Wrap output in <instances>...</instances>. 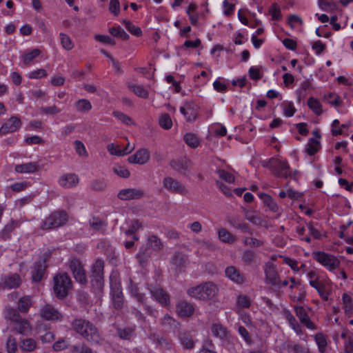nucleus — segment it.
Here are the masks:
<instances>
[{
	"instance_id": "f257e3e1",
	"label": "nucleus",
	"mask_w": 353,
	"mask_h": 353,
	"mask_svg": "<svg viewBox=\"0 0 353 353\" xmlns=\"http://www.w3.org/2000/svg\"><path fill=\"white\" fill-rule=\"evenodd\" d=\"M72 329L78 334L83 336L92 344H101L102 338L96 327L91 322L86 319L77 318L71 323Z\"/></svg>"
},
{
	"instance_id": "f03ea898",
	"label": "nucleus",
	"mask_w": 353,
	"mask_h": 353,
	"mask_svg": "<svg viewBox=\"0 0 353 353\" xmlns=\"http://www.w3.org/2000/svg\"><path fill=\"white\" fill-rule=\"evenodd\" d=\"M216 285L210 281L204 282L187 290V294L195 299L206 301L213 299L217 294Z\"/></svg>"
},
{
	"instance_id": "7ed1b4c3",
	"label": "nucleus",
	"mask_w": 353,
	"mask_h": 353,
	"mask_svg": "<svg viewBox=\"0 0 353 353\" xmlns=\"http://www.w3.org/2000/svg\"><path fill=\"white\" fill-rule=\"evenodd\" d=\"M72 289V281L66 272L56 274L53 278V291L60 299L65 298Z\"/></svg>"
},
{
	"instance_id": "20e7f679",
	"label": "nucleus",
	"mask_w": 353,
	"mask_h": 353,
	"mask_svg": "<svg viewBox=\"0 0 353 353\" xmlns=\"http://www.w3.org/2000/svg\"><path fill=\"white\" fill-rule=\"evenodd\" d=\"M68 219V216L65 211H56L43 221L41 228L44 230L55 229L65 225Z\"/></svg>"
},
{
	"instance_id": "39448f33",
	"label": "nucleus",
	"mask_w": 353,
	"mask_h": 353,
	"mask_svg": "<svg viewBox=\"0 0 353 353\" xmlns=\"http://www.w3.org/2000/svg\"><path fill=\"white\" fill-rule=\"evenodd\" d=\"M312 255L316 261L330 272L338 268L341 264L340 260L336 256L325 252H314Z\"/></svg>"
},
{
	"instance_id": "423d86ee",
	"label": "nucleus",
	"mask_w": 353,
	"mask_h": 353,
	"mask_svg": "<svg viewBox=\"0 0 353 353\" xmlns=\"http://www.w3.org/2000/svg\"><path fill=\"white\" fill-rule=\"evenodd\" d=\"M67 264L76 281L81 285H85L88 279L81 261L79 259L73 258L70 259Z\"/></svg>"
},
{
	"instance_id": "0eeeda50",
	"label": "nucleus",
	"mask_w": 353,
	"mask_h": 353,
	"mask_svg": "<svg viewBox=\"0 0 353 353\" xmlns=\"http://www.w3.org/2000/svg\"><path fill=\"white\" fill-rule=\"evenodd\" d=\"M103 268L104 261L101 259H97L92 266L91 283L98 290H101L104 284Z\"/></svg>"
},
{
	"instance_id": "6e6552de",
	"label": "nucleus",
	"mask_w": 353,
	"mask_h": 353,
	"mask_svg": "<svg viewBox=\"0 0 353 353\" xmlns=\"http://www.w3.org/2000/svg\"><path fill=\"white\" fill-rule=\"evenodd\" d=\"M128 290L130 294L143 305V309L145 310L146 313L151 316L156 317V314L157 312V310L148 304L147 299L145 297V295L139 292L137 285L134 283L131 279L130 280Z\"/></svg>"
},
{
	"instance_id": "1a4fd4ad",
	"label": "nucleus",
	"mask_w": 353,
	"mask_h": 353,
	"mask_svg": "<svg viewBox=\"0 0 353 353\" xmlns=\"http://www.w3.org/2000/svg\"><path fill=\"white\" fill-rule=\"evenodd\" d=\"M266 166L277 176L287 178L291 176L290 165L286 161L271 159Z\"/></svg>"
},
{
	"instance_id": "9d476101",
	"label": "nucleus",
	"mask_w": 353,
	"mask_h": 353,
	"mask_svg": "<svg viewBox=\"0 0 353 353\" xmlns=\"http://www.w3.org/2000/svg\"><path fill=\"white\" fill-rule=\"evenodd\" d=\"M110 289L113 306L120 310L123 306V296L121 284L116 276H110Z\"/></svg>"
},
{
	"instance_id": "9b49d317",
	"label": "nucleus",
	"mask_w": 353,
	"mask_h": 353,
	"mask_svg": "<svg viewBox=\"0 0 353 353\" xmlns=\"http://www.w3.org/2000/svg\"><path fill=\"white\" fill-rule=\"evenodd\" d=\"M163 186L167 190L174 194L186 195L189 192L183 183L171 176H166L163 179Z\"/></svg>"
},
{
	"instance_id": "f8f14e48",
	"label": "nucleus",
	"mask_w": 353,
	"mask_h": 353,
	"mask_svg": "<svg viewBox=\"0 0 353 353\" xmlns=\"http://www.w3.org/2000/svg\"><path fill=\"white\" fill-rule=\"evenodd\" d=\"M39 314L46 321H62L63 315L52 305L46 303L39 310Z\"/></svg>"
},
{
	"instance_id": "ddd939ff",
	"label": "nucleus",
	"mask_w": 353,
	"mask_h": 353,
	"mask_svg": "<svg viewBox=\"0 0 353 353\" xmlns=\"http://www.w3.org/2000/svg\"><path fill=\"white\" fill-rule=\"evenodd\" d=\"M265 283L272 287L278 285V281L280 279L279 274L277 271L276 265L271 262L265 264L264 268Z\"/></svg>"
},
{
	"instance_id": "4468645a",
	"label": "nucleus",
	"mask_w": 353,
	"mask_h": 353,
	"mask_svg": "<svg viewBox=\"0 0 353 353\" xmlns=\"http://www.w3.org/2000/svg\"><path fill=\"white\" fill-rule=\"evenodd\" d=\"M330 280L327 278L319 281H311L310 285L316 290L319 296L324 301H327L330 296Z\"/></svg>"
},
{
	"instance_id": "2eb2a0df",
	"label": "nucleus",
	"mask_w": 353,
	"mask_h": 353,
	"mask_svg": "<svg viewBox=\"0 0 353 353\" xmlns=\"http://www.w3.org/2000/svg\"><path fill=\"white\" fill-rule=\"evenodd\" d=\"M194 311V305L185 300H181L176 304V313L180 317H190Z\"/></svg>"
},
{
	"instance_id": "dca6fc26",
	"label": "nucleus",
	"mask_w": 353,
	"mask_h": 353,
	"mask_svg": "<svg viewBox=\"0 0 353 353\" xmlns=\"http://www.w3.org/2000/svg\"><path fill=\"white\" fill-rule=\"evenodd\" d=\"M21 126V121L17 117H12L0 128V136L17 131Z\"/></svg>"
},
{
	"instance_id": "f3484780",
	"label": "nucleus",
	"mask_w": 353,
	"mask_h": 353,
	"mask_svg": "<svg viewBox=\"0 0 353 353\" xmlns=\"http://www.w3.org/2000/svg\"><path fill=\"white\" fill-rule=\"evenodd\" d=\"M144 196V191L141 189L126 188L121 190L117 194L119 199L123 201L139 199Z\"/></svg>"
},
{
	"instance_id": "a211bd4d",
	"label": "nucleus",
	"mask_w": 353,
	"mask_h": 353,
	"mask_svg": "<svg viewBox=\"0 0 353 353\" xmlns=\"http://www.w3.org/2000/svg\"><path fill=\"white\" fill-rule=\"evenodd\" d=\"M150 292L154 300H156L162 306L170 305V296L163 288L157 286L150 288Z\"/></svg>"
},
{
	"instance_id": "6ab92c4d",
	"label": "nucleus",
	"mask_w": 353,
	"mask_h": 353,
	"mask_svg": "<svg viewBox=\"0 0 353 353\" xmlns=\"http://www.w3.org/2000/svg\"><path fill=\"white\" fill-rule=\"evenodd\" d=\"M294 310L296 316L299 318L300 322L302 324H303L309 330H316V326L314 324L313 322L311 321L305 309L303 306L295 305L294 307Z\"/></svg>"
},
{
	"instance_id": "aec40b11",
	"label": "nucleus",
	"mask_w": 353,
	"mask_h": 353,
	"mask_svg": "<svg viewBox=\"0 0 353 353\" xmlns=\"http://www.w3.org/2000/svg\"><path fill=\"white\" fill-rule=\"evenodd\" d=\"M180 112L184 115L188 121H194L197 116L196 105L191 101L186 102L184 106H181Z\"/></svg>"
},
{
	"instance_id": "412c9836",
	"label": "nucleus",
	"mask_w": 353,
	"mask_h": 353,
	"mask_svg": "<svg viewBox=\"0 0 353 353\" xmlns=\"http://www.w3.org/2000/svg\"><path fill=\"white\" fill-rule=\"evenodd\" d=\"M79 182V179L75 174L68 173L61 176L59 179V185L64 188L75 187Z\"/></svg>"
},
{
	"instance_id": "4be33fe9",
	"label": "nucleus",
	"mask_w": 353,
	"mask_h": 353,
	"mask_svg": "<svg viewBox=\"0 0 353 353\" xmlns=\"http://www.w3.org/2000/svg\"><path fill=\"white\" fill-rule=\"evenodd\" d=\"M170 165L174 170L181 174H185L191 166V161L186 158L174 159L170 162Z\"/></svg>"
},
{
	"instance_id": "5701e85b",
	"label": "nucleus",
	"mask_w": 353,
	"mask_h": 353,
	"mask_svg": "<svg viewBox=\"0 0 353 353\" xmlns=\"http://www.w3.org/2000/svg\"><path fill=\"white\" fill-rule=\"evenodd\" d=\"M46 268V261L40 260L36 262L31 272L32 281L39 282L42 280Z\"/></svg>"
},
{
	"instance_id": "b1692460",
	"label": "nucleus",
	"mask_w": 353,
	"mask_h": 353,
	"mask_svg": "<svg viewBox=\"0 0 353 353\" xmlns=\"http://www.w3.org/2000/svg\"><path fill=\"white\" fill-rule=\"evenodd\" d=\"M150 159V154L148 150L141 149L134 154L128 157V161L130 163H137L140 165L145 164Z\"/></svg>"
},
{
	"instance_id": "393cba45",
	"label": "nucleus",
	"mask_w": 353,
	"mask_h": 353,
	"mask_svg": "<svg viewBox=\"0 0 353 353\" xmlns=\"http://www.w3.org/2000/svg\"><path fill=\"white\" fill-rule=\"evenodd\" d=\"M225 273L228 279L238 284H241L245 281L244 275L234 266L227 267Z\"/></svg>"
},
{
	"instance_id": "a878e982",
	"label": "nucleus",
	"mask_w": 353,
	"mask_h": 353,
	"mask_svg": "<svg viewBox=\"0 0 353 353\" xmlns=\"http://www.w3.org/2000/svg\"><path fill=\"white\" fill-rule=\"evenodd\" d=\"M89 228L94 232L103 234L107 228V223L98 216L92 217L88 221Z\"/></svg>"
},
{
	"instance_id": "bb28decb",
	"label": "nucleus",
	"mask_w": 353,
	"mask_h": 353,
	"mask_svg": "<svg viewBox=\"0 0 353 353\" xmlns=\"http://www.w3.org/2000/svg\"><path fill=\"white\" fill-rule=\"evenodd\" d=\"M12 325L14 330L22 335H28L32 332L31 323L23 318L12 324Z\"/></svg>"
},
{
	"instance_id": "cd10ccee",
	"label": "nucleus",
	"mask_w": 353,
	"mask_h": 353,
	"mask_svg": "<svg viewBox=\"0 0 353 353\" xmlns=\"http://www.w3.org/2000/svg\"><path fill=\"white\" fill-rule=\"evenodd\" d=\"M14 170L16 172L21 174L34 173L39 170V165L37 162L19 164L15 165Z\"/></svg>"
},
{
	"instance_id": "c85d7f7f",
	"label": "nucleus",
	"mask_w": 353,
	"mask_h": 353,
	"mask_svg": "<svg viewBox=\"0 0 353 353\" xmlns=\"http://www.w3.org/2000/svg\"><path fill=\"white\" fill-rule=\"evenodd\" d=\"M37 342L32 338H26L20 341L19 348L25 353L32 352L37 347Z\"/></svg>"
},
{
	"instance_id": "c756f323",
	"label": "nucleus",
	"mask_w": 353,
	"mask_h": 353,
	"mask_svg": "<svg viewBox=\"0 0 353 353\" xmlns=\"http://www.w3.org/2000/svg\"><path fill=\"white\" fill-rule=\"evenodd\" d=\"M161 325L167 330H176L179 329L180 323L172 316L166 314L161 319Z\"/></svg>"
},
{
	"instance_id": "7c9ffc66",
	"label": "nucleus",
	"mask_w": 353,
	"mask_h": 353,
	"mask_svg": "<svg viewBox=\"0 0 353 353\" xmlns=\"http://www.w3.org/2000/svg\"><path fill=\"white\" fill-rule=\"evenodd\" d=\"M21 283V277L17 274H12L5 276L3 286L8 289L18 288Z\"/></svg>"
},
{
	"instance_id": "2f4dec72",
	"label": "nucleus",
	"mask_w": 353,
	"mask_h": 353,
	"mask_svg": "<svg viewBox=\"0 0 353 353\" xmlns=\"http://www.w3.org/2000/svg\"><path fill=\"white\" fill-rule=\"evenodd\" d=\"M32 305V298L30 296H23L21 297L17 303V309L20 312L26 314Z\"/></svg>"
},
{
	"instance_id": "473e14b6",
	"label": "nucleus",
	"mask_w": 353,
	"mask_h": 353,
	"mask_svg": "<svg viewBox=\"0 0 353 353\" xmlns=\"http://www.w3.org/2000/svg\"><path fill=\"white\" fill-rule=\"evenodd\" d=\"M188 262V256L181 253L176 252L172 258V265L177 269H182L184 268Z\"/></svg>"
},
{
	"instance_id": "72a5a7b5",
	"label": "nucleus",
	"mask_w": 353,
	"mask_h": 353,
	"mask_svg": "<svg viewBox=\"0 0 353 353\" xmlns=\"http://www.w3.org/2000/svg\"><path fill=\"white\" fill-rule=\"evenodd\" d=\"M152 252L149 248H141L139 252L137 254L136 257L139 263L141 266H144L149 259L151 257Z\"/></svg>"
},
{
	"instance_id": "f704fd0d",
	"label": "nucleus",
	"mask_w": 353,
	"mask_h": 353,
	"mask_svg": "<svg viewBox=\"0 0 353 353\" xmlns=\"http://www.w3.org/2000/svg\"><path fill=\"white\" fill-rule=\"evenodd\" d=\"M163 247L161 239L156 235H150L147 239V248L154 251H160Z\"/></svg>"
},
{
	"instance_id": "c9c22d12",
	"label": "nucleus",
	"mask_w": 353,
	"mask_h": 353,
	"mask_svg": "<svg viewBox=\"0 0 353 353\" xmlns=\"http://www.w3.org/2000/svg\"><path fill=\"white\" fill-rule=\"evenodd\" d=\"M287 350L292 353H310L309 347L293 341L287 343Z\"/></svg>"
},
{
	"instance_id": "e433bc0d",
	"label": "nucleus",
	"mask_w": 353,
	"mask_h": 353,
	"mask_svg": "<svg viewBox=\"0 0 353 353\" xmlns=\"http://www.w3.org/2000/svg\"><path fill=\"white\" fill-rule=\"evenodd\" d=\"M20 311L11 307H6L5 309V316L8 319L12 324L21 320L23 318L19 314Z\"/></svg>"
},
{
	"instance_id": "4c0bfd02",
	"label": "nucleus",
	"mask_w": 353,
	"mask_h": 353,
	"mask_svg": "<svg viewBox=\"0 0 353 353\" xmlns=\"http://www.w3.org/2000/svg\"><path fill=\"white\" fill-rule=\"evenodd\" d=\"M211 330L212 334L221 339H226L228 331L226 328L219 323H214L212 325Z\"/></svg>"
},
{
	"instance_id": "58836bf2",
	"label": "nucleus",
	"mask_w": 353,
	"mask_h": 353,
	"mask_svg": "<svg viewBox=\"0 0 353 353\" xmlns=\"http://www.w3.org/2000/svg\"><path fill=\"white\" fill-rule=\"evenodd\" d=\"M179 338L184 348L192 349L194 347V341L190 334L186 332L180 333Z\"/></svg>"
},
{
	"instance_id": "ea45409f",
	"label": "nucleus",
	"mask_w": 353,
	"mask_h": 353,
	"mask_svg": "<svg viewBox=\"0 0 353 353\" xmlns=\"http://www.w3.org/2000/svg\"><path fill=\"white\" fill-rule=\"evenodd\" d=\"M74 107L77 112L85 113L90 111L92 109V106L91 103L88 100L85 99H82L77 101L74 103Z\"/></svg>"
},
{
	"instance_id": "a19ab883",
	"label": "nucleus",
	"mask_w": 353,
	"mask_h": 353,
	"mask_svg": "<svg viewBox=\"0 0 353 353\" xmlns=\"http://www.w3.org/2000/svg\"><path fill=\"white\" fill-rule=\"evenodd\" d=\"M218 236L221 241L225 243H232L236 241V237L225 228L219 230Z\"/></svg>"
},
{
	"instance_id": "79ce46f5",
	"label": "nucleus",
	"mask_w": 353,
	"mask_h": 353,
	"mask_svg": "<svg viewBox=\"0 0 353 353\" xmlns=\"http://www.w3.org/2000/svg\"><path fill=\"white\" fill-rule=\"evenodd\" d=\"M314 340L318 345L319 352L327 353V342L325 336L322 333H317L314 335Z\"/></svg>"
},
{
	"instance_id": "37998d69",
	"label": "nucleus",
	"mask_w": 353,
	"mask_h": 353,
	"mask_svg": "<svg viewBox=\"0 0 353 353\" xmlns=\"http://www.w3.org/2000/svg\"><path fill=\"white\" fill-rule=\"evenodd\" d=\"M241 259L244 264L250 265L256 262V254L251 250H246L243 252Z\"/></svg>"
},
{
	"instance_id": "c03bdc74",
	"label": "nucleus",
	"mask_w": 353,
	"mask_h": 353,
	"mask_svg": "<svg viewBox=\"0 0 353 353\" xmlns=\"http://www.w3.org/2000/svg\"><path fill=\"white\" fill-rule=\"evenodd\" d=\"M18 226L17 221H12L8 223L1 232L3 239L6 240L10 238V233Z\"/></svg>"
},
{
	"instance_id": "a18cd8bd",
	"label": "nucleus",
	"mask_w": 353,
	"mask_h": 353,
	"mask_svg": "<svg viewBox=\"0 0 353 353\" xmlns=\"http://www.w3.org/2000/svg\"><path fill=\"white\" fill-rule=\"evenodd\" d=\"M320 143L314 138H311L306 145V152L310 155L315 154L319 150Z\"/></svg>"
},
{
	"instance_id": "49530a36",
	"label": "nucleus",
	"mask_w": 353,
	"mask_h": 353,
	"mask_svg": "<svg viewBox=\"0 0 353 353\" xmlns=\"http://www.w3.org/2000/svg\"><path fill=\"white\" fill-rule=\"evenodd\" d=\"M307 105L309 108L315 113L316 115H320L322 113V106L320 101L313 97L308 99Z\"/></svg>"
},
{
	"instance_id": "de8ad7c7",
	"label": "nucleus",
	"mask_w": 353,
	"mask_h": 353,
	"mask_svg": "<svg viewBox=\"0 0 353 353\" xmlns=\"http://www.w3.org/2000/svg\"><path fill=\"white\" fill-rule=\"evenodd\" d=\"M129 88L139 97L146 99L149 96L148 91L141 85L130 84Z\"/></svg>"
},
{
	"instance_id": "09e8293b",
	"label": "nucleus",
	"mask_w": 353,
	"mask_h": 353,
	"mask_svg": "<svg viewBox=\"0 0 353 353\" xmlns=\"http://www.w3.org/2000/svg\"><path fill=\"white\" fill-rule=\"evenodd\" d=\"M71 353H93V352L85 343H78L71 347Z\"/></svg>"
},
{
	"instance_id": "8fccbe9b",
	"label": "nucleus",
	"mask_w": 353,
	"mask_h": 353,
	"mask_svg": "<svg viewBox=\"0 0 353 353\" xmlns=\"http://www.w3.org/2000/svg\"><path fill=\"white\" fill-rule=\"evenodd\" d=\"M41 53L40 50L39 49H33L30 52H26L23 55V62L25 65H29L31 61L37 58Z\"/></svg>"
},
{
	"instance_id": "3c124183",
	"label": "nucleus",
	"mask_w": 353,
	"mask_h": 353,
	"mask_svg": "<svg viewBox=\"0 0 353 353\" xmlns=\"http://www.w3.org/2000/svg\"><path fill=\"white\" fill-rule=\"evenodd\" d=\"M184 141L188 145L195 148L199 145L198 137L193 133H187L184 135Z\"/></svg>"
},
{
	"instance_id": "603ef678",
	"label": "nucleus",
	"mask_w": 353,
	"mask_h": 353,
	"mask_svg": "<svg viewBox=\"0 0 353 353\" xmlns=\"http://www.w3.org/2000/svg\"><path fill=\"white\" fill-rule=\"evenodd\" d=\"M286 319L288 321V323H289L290 325L291 326V327L294 330V331L297 334H302V330H301V325L299 324L296 319L292 314L288 313L286 315Z\"/></svg>"
},
{
	"instance_id": "864d4df0",
	"label": "nucleus",
	"mask_w": 353,
	"mask_h": 353,
	"mask_svg": "<svg viewBox=\"0 0 353 353\" xmlns=\"http://www.w3.org/2000/svg\"><path fill=\"white\" fill-rule=\"evenodd\" d=\"M243 243L245 245L250 246L251 248L261 247L264 244V241L262 239H258L253 237H245L243 240Z\"/></svg>"
},
{
	"instance_id": "5fc2aeb1",
	"label": "nucleus",
	"mask_w": 353,
	"mask_h": 353,
	"mask_svg": "<svg viewBox=\"0 0 353 353\" xmlns=\"http://www.w3.org/2000/svg\"><path fill=\"white\" fill-rule=\"evenodd\" d=\"M59 37L62 47L68 51L71 50L74 47L71 39L64 33H60Z\"/></svg>"
},
{
	"instance_id": "6e6d98bb",
	"label": "nucleus",
	"mask_w": 353,
	"mask_h": 353,
	"mask_svg": "<svg viewBox=\"0 0 353 353\" xmlns=\"http://www.w3.org/2000/svg\"><path fill=\"white\" fill-rule=\"evenodd\" d=\"M236 303L241 308H249L251 305V299L245 294H240L237 297Z\"/></svg>"
},
{
	"instance_id": "4d7b16f0",
	"label": "nucleus",
	"mask_w": 353,
	"mask_h": 353,
	"mask_svg": "<svg viewBox=\"0 0 353 353\" xmlns=\"http://www.w3.org/2000/svg\"><path fill=\"white\" fill-rule=\"evenodd\" d=\"M110 32L112 36L120 37L123 40H128L129 38V35L120 26L110 28Z\"/></svg>"
},
{
	"instance_id": "13d9d810",
	"label": "nucleus",
	"mask_w": 353,
	"mask_h": 353,
	"mask_svg": "<svg viewBox=\"0 0 353 353\" xmlns=\"http://www.w3.org/2000/svg\"><path fill=\"white\" fill-rule=\"evenodd\" d=\"M117 334L122 339L130 340L134 334V330L129 327L118 328Z\"/></svg>"
},
{
	"instance_id": "bf43d9fd",
	"label": "nucleus",
	"mask_w": 353,
	"mask_h": 353,
	"mask_svg": "<svg viewBox=\"0 0 353 353\" xmlns=\"http://www.w3.org/2000/svg\"><path fill=\"white\" fill-rule=\"evenodd\" d=\"M69 345L70 342L68 340L65 339H61L53 344L52 348L54 351L59 352L67 349Z\"/></svg>"
},
{
	"instance_id": "052dcab7",
	"label": "nucleus",
	"mask_w": 353,
	"mask_h": 353,
	"mask_svg": "<svg viewBox=\"0 0 353 353\" xmlns=\"http://www.w3.org/2000/svg\"><path fill=\"white\" fill-rule=\"evenodd\" d=\"M112 114L114 115V117H116L117 119L120 120L122 123H123L125 125H133L134 124L132 119L129 116L123 114L121 112L114 111Z\"/></svg>"
},
{
	"instance_id": "680f3d73",
	"label": "nucleus",
	"mask_w": 353,
	"mask_h": 353,
	"mask_svg": "<svg viewBox=\"0 0 353 353\" xmlns=\"http://www.w3.org/2000/svg\"><path fill=\"white\" fill-rule=\"evenodd\" d=\"M159 125L165 130L171 128L172 126V121L171 117L168 114H163L160 118Z\"/></svg>"
},
{
	"instance_id": "e2e57ef3",
	"label": "nucleus",
	"mask_w": 353,
	"mask_h": 353,
	"mask_svg": "<svg viewBox=\"0 0 353 353\" xmlns=\"http://www.w3.org/2000/svg\"><path fill=\"white\" fill-rule=\"evenodd\" d=\"M17 343L16 339L12 336H10L6 342V350L8 353H14L17 350Z\"/></svg>"
},
{
	"instance_id": "0e129e2a",
	"label": "nucleus",
	"mask_w": 353,
	"mask_h": 353,
	"mask_svg": "<svg viewBox=\"0 0 353 353\" xmlns=\"http://www.w3.org/2000/svg\"><path fill=\"white\" fill-rule=\"evenodd\" d=\"M269 14L272 16V20H279L281 17L280 8L276 3H273L270 6L269 9Z\"/></svg>"
},
{
	"instance_id": "69168bd1",
	"label": "nucleus",
	"mask_w": 353,
	"mask_h": 353,
	"mask_svg": "<svg viewBox=\"0 0 353 353\" xmlns=\"http://www.w3.org/2000/svg\"><path fill=\"white\" fill-rule=\"evenodd\" d=\"M124 26L127 28V30L132 34L137 37H139L141 35V30L139 27L133 25L130 21H124Z\"/></svg>"
},
{
	"instance_id": "338daca9",
	"label": "nucleus",
	"mask_w": 353,
	"mask_h": 353,
	"mask_svg": "<svg viewBox=\"0 0 353 353\" xmlns=\"http://www.w3.org/2000/svg\"><path fill=\"white\" fill-rule=\"evenodd\" d=\"M217 174L219 176L228 183H233L234 181V176L230 172L224 170H218Z\"/></svg>"
},
{
	"instance_id": "774afa93",
	"label": "nucleus",
	"mask_w": 353,
	"mask_h": 353,
	"mask_svg": "<svg viewBox=\"0 0 353 353\" xmlns=\"http://www.w3.org/2000/svg\"><path fill=\"white\" fill-rule=\"evenodd\" d=\"M106 188V183L104 179H96L91 183V188L97 191H103Z\"/></svg>"
}]
</instances>
